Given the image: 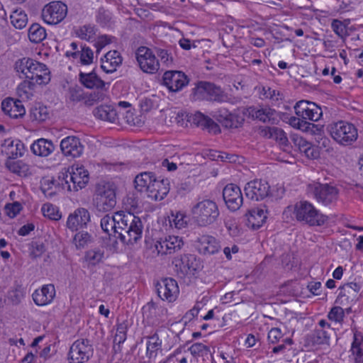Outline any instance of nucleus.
<instances>
[{"label":"nucleus","instance_id":"nucleus-1","mask_svg":"<svg viewBox=\"0 0 363 363\" xmlns=\"http://www.w3.org/2000/svg\"><path fill=\"white\" fill-rule=\"evenodd\" d=\"M118 222V235L121 241L125 245H133L142 237L143 225L140 218L134 213L121 211Z\"/></svg>","mask_w":363,"mask_h":363},{"label":"nucleus","instance_id":"nucleus-2","mask_svg":"<svg viewBox=\"0 0 363 363\" xmlns=\"http://www.w3.org/2000/svg\"><path fill=\"white\" fill-rule=\"evenodd\" d=\"M327 130L331 138L339 145H352L358 138V130L355 125L345 121H338L328 125Z\"/></svg>","mask_w":363,"mask_h":363},{"label":"nucleus","instance_id":"nucleus-3","mask_svg":"<svg viewBox=\"0 0 363 363\" xmlns=\"http://www.w3.org/2000/svg\"><path fill=\"white\" fill-rule=\"evenodd\" d=\"M191 212L195 222L200 226L213 223L220 214L216 203L208 199H203L194 204Z\"/></svg>","mask_w":363,"mask_h":363},{"label":"nucleus","instance_id":"nucleus-4","mask_svg":"<svg viewBox=\"0 0 363 363\" xmlns=\"http://www.w3.org/2000/svg\"><path fill=\"white\" fill-rule=\"evenodd\" d=\"M294 213L297 220L310 226L324 225L328 218L321 213L312 203L307 201H301L294 206Z\"/></svg>","mask_w":363,"mask_h":363},{"label":"nucleus","instance_id":"nucleus-5","mask_svg":"<svg viewBox=\"0 0 363 363\" xmlns=\"http://www.w3.org/2000/svg\"><path fill=\"white\" fill-rule=\"evenodd\" d=\"M93 202L99 211L107 212L116 204L115 189L110 183H100L96 185Z\"/></svg>","mask_w":363,"mask_h":363},{"label":"nucleus","instance_id":"nucleus-6","mask_svg":"<svg viewBox=\"0 0 363 363\" xmlns=\"http://www.w3.org/2000/svg\"><path fill=\"white\" fill-rule=\"evenodd\" d=\"M308 192L316 201L323 206L334 203L338 199L339 190L328 184L314 183L308 186Z\"/></svg>","mask_w":363,"mask_h":363},{"label":"nucleus","instance_id":"nucleus-7","mask_svg":"<svg viewBox=\"0 0 363 363\" xmlns=\"http://www.w3.org/2000/svg\"><path fill=\"white\" fill-rule=\"evenodd\" d=\"M62 179L69 191H78L85 186L89 182V173L82 166L72 165L63 173Z\"/></svg>","mask_w":363,"mask_h":363},{"label":"nucleus","instance_id":"nucleus-8","mask_svg":"<svg viewBox=\"0 0 363 363\" xmlns=\"http://www.w3.org/2000/svg\"><path fill=\"white\" fill-rule=\"evenodd\" d=\"M67 14V6L62 1H52L46 4L41 12L44 22L50 25L60 23Z\"/></svg>","mask_w":363,"mask_h":363},{"label":"nucleus","instance_id":"nucleus-9","mask_svg":"<svg viewBox=\"0 0 363 363\" xmlns=\"http://www.w3.org/2000/svg\"><path fill=\"white\" fill-rule=\"evenodd\" d=\"M92 345L87 339L74 341L68 353L69 363H84L92 355Z\"/></svg>","mask_w":363,"mask_h":363},{"label":"nucleus","instance_id":"nucleus-10","mask_svg":"<svg viewBox=\"0 0 363 363\" xmlns=\"http://www.w3.org/2000/svg\"><path fill=\"white\" fill-rule=\"evenodd\" d=\"M155 289L162 300L169 303L174 301L179 293L177 282L172 278H165L157 281Z\"/></svg>","mask_w":363,"mask_h":363},{"label":"nucleus","instance_id":"nucleus-11","mask_svg":"<svg viewBox=\"0 0 363 363\" xmlns=\"http://www.w3.org/2000/svg\"><path fill=\"white\" fill-rule=\"evenodd\" d=\"M269 188L270 186L266 181L255 179L246 184L244 191L248 199L259 201L268 196Z\"/></svg>","mask_w":363,"mask_h":363},{"label":"nucleus","instance_id":"nucleus-12","mask_svg":"<svg viewBox=\"0 0 363 363\" xmlns=\"http://www.w3.org/2000/svg\"><path fill=\"white\" fill-rule=\"evenodd\" d=\"M175 271L180 277L194 274L198 267V262L193 255H184L177 257L172 261Z\"/></svg>","mask_w":363,"mask_h":363},{"label":"nucleus","instance_id":"nucleus-13","mask_svg":"<svg viewBox=\"0 0 363 363\" xmlns=\"http://www.w3.org/2000/svg\"><path fill=\"white\" fill-rule=\"evenodd\" d=\"M223 197L225 203L232 211L238 210L243 202V197L240 187L233 184H229L223 190Z\"/></svg>","mask_w":363,"mask_h":363},{"label":"nucleus","instance_id":"nucleus-14","mask_svg":"<svg viewBox=\"0 0 363 363\" xmlns=\"http://www.w3.org/2000/svg\"><path fill=\"white\" fill-rule=\"evenodd\" d=\"M187 122L191 125H195L203 130H207L210 133L217 134L220 132V128L209 116L200 111L189 113L187 115Z\"/></svg>","mask_w":363,"mask_h":363},{"label":"nucleus","instance_id":"nucleus-15","mask_svg":"<svg viewBox=\"0 0 363 363\" xmlns=\"http://www.w3.org/2000/svg\"><path fill=\"white\" fill-rule=\"evenodd\" d=\"M40 69L34 71L33 78L30 80H24L17 87L16 91H26V89H34L35 84H47L50 81V71L45 65L40 62Z\"/></svg>","mask_w":363,"mask_h":363},{"label":"nucleus","instance_id":"nucleus-16","mask_svg":"<svg viewBox=\"0 0 363 363\" xmlns=\"http://www.w3.org/2000/svg\"><path fill=\"white\" fill-rule=\"evenodd\" d=\"M162 79L169 91H179L189 83L187 75L182 71H167Z\"/></svg>","mask_w":363,"mask_h":363},{"label":"nucleus","instance_id":"nucleus-17","mask_svg":"<svg viewBox=\"0 0 363 363\" xmlns=\"http://www.w3.org/2000/svg\"><path fill=\"white\" fill-rule=\"evenodd\" d=\"M60 149L65 156L76 158L82 155L84 146L78 137L67 136L61 140Z\"/></svg>","mask_w":363,"mask_h":363},{"label":"nucleus","instance_id":"nucleus-18","mask_svg":"<svg viewBox=\"0 0 363 363\" xmlns=\"http://www.w3.org/2000/svg\"><path fill=\"white\" fill-rule=\"evenodd\" d=\"M136 55L137 60L143 72L152 74L159 69L158 60L148 48H139Z\"/></svg>","mask_w":363,"mask_h":363},{"label":"nucleus","instance_id":"nucleus-19","mask_svg":"<svg viewBox=\"0 0 363 363\" xmlns=\"http://www.w3.org/2000/svg\"><path fill=\"white\" fill-rule=\"evenodd\" d=\"M184 242L178 236H169L164 240H156L154 247L157 255H164L174 253L179 250Z\"/></svg>","mask_w":363,"mask_h":363},{"label":"nucleus","instance_id":"nucleus-20","mask_svg":"<svg viewBox=\"0 0 363 363\" xmlns=\"http://www.w3.org/2000/svg\"><path fill=\"white\" fill-rule=\"evenodd\" d=\"M90 221V213L84 208H79L70 213L67 220V227L73 231L86 226Z\"/></svg>","mask_w":363,"mask_h":363},{"label":"nucleus","instance_id":"nucleus-21","mask_svg":"<svg viewBox=\"0 0 363 363\" xmlns=\"http://www.w3.org/2000/svg\"><path fill=\"white\" fill-rule=\"evenodd\" d=\"M196 247L200 254L211 255L218 252L221 249V245L216 238L203 235L198 238Z\"/></svg>","mask_w":363,"mask_h":363},{"label":"nucleus","instance_id":"nucleus-22","mask_svg":"<svg viewBox=\"0 0 363 363\" xmlns=\"http://www.w3.org/2000/svg\"><path fill=\"white\" fill-rule=\"evenodd\" d=\"M267 210L265 205L252 208L246 213L247 225L252 229L259 228L266 221Z\"/></svg>","mask_w":363,"mask_h":363},{"label":"nucleus","instance_id":"nucleus-23","mask_svg":"<svg viewBox=\"0 0 363 363\" xmlns=\"http://www.w3.org/2000/svg\"><path fill=\"white\" fill-rule=\"evenodd\" d=\"M40 67V62L29 57H23L18 60L15 64V69L19 73L20 77H24L26 80H30L33 78L34 71L38 72L36 69Z\"/></svg>","mask_w":363,"mask_h":363},{"label":"nucleus","instance_id":"nucleus-24","mask_svg":"<svg viewBox=\"0 0 363 363\" xmlns=\"http://www.w3.org/2000/svg\"><path fill=\"white\" fill-rule=\"evenodd\" d=\"M73 104L81 102L86 106H92L104 98L103 92H70L67 96Z\"/></svg>","mask_w":363,"mask_h":363},{"label":"nucleus","instance_id":"nucleus-25","mask_svg":"<svg viewBox=\"0 0 363 363\" xmlns=\"http://www.w3.org/2000/svg\"><path fill=\"white\" fill-rule=\"evenodd\" d=\"M1 109L4 113L10 118H18L22 117L26 113V110L23 106L21 101L7 98L3 100L1 103Z\"/></svg>","mask_w":363,"mask_h":363},{"label":"nucleus","instance_id":"nucleus-26","mask_svg":"<svg viewBox=\"0 0 363 363\" xmlns=\"http://www.w3.org/2000/svg\"><path fill=\"white\" fill-rule=\"evenodd\" d=\"M169 191V184L167 179H155L149 186L147 196L154 201L162 200Z\"/></svg>","mask_w":363,"mask_h":363},{"label":"nucleus","instance_id":"nucleus-27","mask_svg":"<svg viewBox=\"0 0 363 363\" xmlns=\"http://www.w3.org/2000/svg\"><path fill=\"white\" fill-rule=\"evenodd\" d=\"M32 296L36 305H48L53 301L55 296V286L53 284L44 285L40 289L35 290Z\"/></svg>","mask_w":363,"mask_h":363},{"label":"nucleus","instance_id":"nucleus-28","mask_svg":"<svg viewBox=\"0 0 363 363\" xmlns=\"http://www.w3.org/2000/svg\"><path fill=\"white\" fill-rule=\"evenodd\" d=\"M261 136L277 141L279 145L287 146L289 140L286 133L280 128L276 126H263L259 128Z\"/></svg>","mask_w":363,"mask_h":363},{"label":"nucleus","instance_id":"nucleus-29","mask_svg":"<svg viewBox=\"0 0 363 363\" xmlns=\"http://www.w3.org/2000/svg\"><path fill=\"white\" fill-rule=\"evenodd\" d=\"M164 94H150L148 96H141L139 101L140 111L143 113L150 112L159 107L160 103L164 101Z\"/></svg>","mask_w":363,"mask_h":363},{"label":"nucleus","instance_id":"nucleus-30","mask_svg":"<svg viewBox=\"0 0 363 363\" xmlns=\"http://www.w3.org/2000/svg\"><path fill=\"white\" fill-rule=\"evenodd\" d=\"M2 152L9 158H16L23 155L24 145L19 140L6 139L2 145Z\"/></svg>","mask_w":363,"mask_h":363},{"label":"nucleus","instance_id":"nucleus-31","mask_svg":"<svg viewBox=\"0 0 363 363\" xmlns=\"http://www.w3.org/2000/svg\"><path fill=\"white\" fill-rule=\"evenodd\" d=\"M121 211L115 213L113 215L106 214L101 219V229L108 235L113 233L117 238L118 235V229L116 225L119 226L118 222V218L121 217Z\"/></svg>","mask_w":363,"mask_h":363},{"label":"nucleus","instance_id":"nucleus-32","mask_svg":"<svg viewBox=\"0 0 363 363\" xmlns=\"http://www.w3.org/2000/svg\"><path fill=\"white\" fill-rule=\"evenodd\" d=\"M105 60H102L101 69L106 73H111L116 70L118 66L121 65L123 59L116 50L109 51L105 55Z\"/></svg>","mask_w":363,"mask_h":363},{"label":"nucleus","instance_id":"nucleus-33","mask_svg":"<svg viewBox=\"0 0 363 363\" xmlns=\"http://www.w3.org/2000/svg\"><path fill=\"white\" fill-rule=\"evenodd\" d=\"M160 113L162 116L164 113L166 118L163 119V123L165 125H170L173 123H176L180 126H187L189 122H187V115L189 113L179 111L177 113L172 110H161Z\"/></svg>","mask_w":363,"mask_h":363},{"label":"nucleus","instance_id":"nucleus-34","mask_svg":"<svg viewBox=\"0 0 363 363\" xmlns=\"http://www.w3.org/2000/svg\"><path fill=\"white\" fill-rule=\"evenodd\" d=\"M30 149L35 155L47 157L54 151L55 146L50 140L40 138L32 144Z\"/></svg>","mask_w":363,"mask_h":363},{"label":"nucleus","instance_id":"nucleus-35","mask_svg":"<svg viewBox=\"0 0 363 363\" xmlns=\"http://www.w3.org/2000/svg\"><path fill=\"white\" fill-rule=\"evenodd\" d=\"M350 352V358L354 363H363V336L361 334H354Z\"/></svg>","mask_w":363,"mask_h":363},{"label":"nucleus","instance_id":"nucleus-36","mask_svg":"<svg viewBox=\"0 0 363 363\" xmlns=\"http://www.w3.org/2000/svg\"><path fill=\"white\" fill-rule=\"evenodd\" d=\"M194 98L202 99L212 102H230L234 104L230 97L224 92H194Z\"/></svg>","mask_w":363,"mask_h":363},{"label":"nucleus","instance_id":"nucleus-37","mask_svg":"<svg viewBox=\"0 0 363 363\" xmlns=\"http://www.w3.org/2000/svg\"><path fill=\"white\" fill-rule=\"evenodd\" d=\"M79 80L87 89H100L105 84L104 82L99 78L94 72L87 74L80 72Z\"/></svg>","mask_w":363,"mask_h":363},{"label":"nucleus","instance_id":"nucleus-38","mask_svg":"<svg viewBox=\"0 0 363 363\" xmlns=\"http://www.w3.org/2000/svg\"><path fill=\"white\" fill-rule=\"evenodd\" d=\"M156 178L152 172H142L135 178V188L141 192L147 193L149 186H150Z\"/></svg>","mask_w":363,"mask_h":363},{"label":"nucleus","instance_id":"nucleus-39","mask_svg":"<svg viewBox=\"0 0 363 363\" xmlns=\"http://www.w3.org/2000/svg\"><path fill=\"white\" fill-rule=\"evenodd\" d=\"M105 257V252L102 248H94L85 252L84 260L88 267H95L103 262Z\"/></svg>","mask_w":363,"mask_h":363},{"label":"nucleus","instance_id":"nucleus-40","mask_svg":"<svg viewBox=\"0 0 363 363\" xmlns=\"http://www.w3.org/2000/svg\"><path fill=\"white\" fill-rule=\"evenodd\" d=\"M6 166L10 172L20 177H25L30 174L29 166L21 160L7 161Z\"/></svg>","mask_w":363,"mask_h":363},{"label":"nucleus","instance_id":"nucleus-41","mask_svg":"<svg viewBox=\"0 0 363 363\" xmlns=\"http://www.w3.org/2000/svg\"><path fill=\"white\" fill-rule=\"evenodd\" d=\"M94 116L103 121L114 122L116 120V111L111 106H100L94 109Z\"/></svg>","mask_w":363,"mask_h":363},{"label":"nucleus","instance_id":"nucleus-42","mask_svg":"<svg viewBox=\"0 0 363 363\" xmlns=\"http://www.w3.org/2000/svg\"><path fill=\"white\" fill-rule=\"evenodd\" d=\"M360 289V285L357 283H347L340 287L339 297H346L347 299H351L352 301L356 300Z\"/></svg>","mask_w":363,"mask_h":363},{"label":"nucleus","instance_id":"nucleus-43","mask_svg":"<svg viewBox=\"0 0 363 363\" xmlns=\"http://www.w3.org/2000/svg\"><path fill=\"white\" fill-rule=\"evenodd\" d=\"M30 116L32 121L42 123L49 118V111L45 106L36 104L30 108Z\"/></svg>","mask_w":363,"mask_h":363},{"label":"nucleus","instance_id":"nucleus-44","mask_svg":"<svg viewBox=\"0 0 363 363\" xmlns=\"http://www.w3.org/2000/svg\"><path fill=\"white\" fill-rule=\"evenodd\" d=\"M47 36L45 29L38 23L32 24L28 29L29 40L33 43H41Z\"/></svg>","mask_w":363,"mask_h":363},{"label":"nucleus","instance_id":"nucleus-45","mask_svg":"<svg viewBox=\"0 0 363 363\" xmlns=\"http://www.w3.org/2000/svg\"><path fill=\"white\" fill-rule=\"evenodd\" d=\"M94 238L88 232L80 231L75 234L73 238V243L78 250L84 249L92 243Z\"/></svg>","mask_w":363,"mask_h":363},{"label":"nucleus","instance_id":"nucleus-46","mask_svg":"<svg viewBox=\"0 0 363 363\" xmlns=\"http://www.w3.org/2000/svg\"><path fill=\"white\" fill-rule=\"evenodd\" d=\"M11 24L17 29L26 27L28 23V17L23 10H15L10 16Z\"/></svg>","mask_w":363,"mask_h":363},{"label":"nucleus","instance_id":"nucleus-47","mask_svg":"<svg viewBox=\"0 0 363 363\" xmlns=\"http://www.w3.org/2000/svg\"><path fill=\"white\" fill-rule=\"evenodd\" d=\"M162 341L157 334L148 337L147 342V355L149 358L155 357L157 352L160 350Z\"/></svg>","mask_w":363,"mask_h":363},{"label":"nucleus","instance_id":"nucleus-48","mask_svg":"<svg viewBox=\"0 0 363 363\" xmlns=\"http://www.w3.org/2000/svg\"><path fill=\"white\" fill-rule=\"evenodd\" d=\"M96 32L95 26L89 24L79 27L75 33L80 39L89 41L94 37Z\"/></svg>","mask_w":363,"mask_h":363},{"label":"nucleus","instance_id":"nucleus-49","mask_svg":"<svg viewBox=\"0 0 363 363\" xmlns=\"http://www.w3.org/2000/svg\"><path fill=\"white\" fill-rule=\"evenodd\" d=\"M310 106L304 113V116L301 118L311 121H318L323 114L321 108L315 104H312Z\"/></svg>","mask_w":363,"mask_h":363},{"label":"nucleus","instance_id":"nucleus-50","mask_svg":"<svg viewBox=\"0 0 363 363\" xmlns=\"http://www.w3.org/2000/svg\"><path fill=\"white\" fill-rule=\"evenodd\" d=\"M169 223L171 226L177 229H182L187 225L186 216L181 212L172 213L169 217Z\"/></svg>","mask_w":363,"mask_h":363},{"label":"nucleus","instance_id":"nucleus-51","mask_svg":"<svg viewBox=\"0 0 363 363\" xmlns=\"http://www.w3.org/2000/svg\"><path fill=\"white\" fill-rule=\"evenodd\" d=\"M42 211L44 216L53 220H58L62 217L58 208L50 203L44 204L42 207Z\"/></svg>","mask_w":363,"mask_h":363},{"label":"nucleus","instance_id":"nucleus-52","mask_svg":"<svg viewBox=\"0 0 363 363\" xmlns=\"http://www.w3.org/2000/svg\"><path fill=\"white\" fill-rule=\"evenodd\" d=\"M244 121L242 116L236 113H230L228 119L225 120L224 126L229 128H238Z\"/></svg>","mask_w":363,"mask_h":363},{"label":"nucleus","instance_id":"nucleus-53","mask_svg":"<svg viewBox=\"0 0 363 363\" xmlns=\"http://www.w3.org/2000/svg\"><path fill=\"white\" fill-rule=\"evenodd\" d=\"M329 338L328 330L323 328L315 329L313 333V340L318 345L327 343Z\"/></svg>","mask_w":363,"mask_h":363},{"label":"nucleus","instance_id":"nucleus-54","mask_svg":"<svg viewBox=\"0 0 363 363\" xmlns=\"http://www.w3.org/2000/svg\"><path fill=\"white\" fill-rule=\"evenodd\" d=\"M345 317V311L340 306H334L328 314L329 320L341 323Z\"/></svg>","mask_w":363,"mask_h":363},{"label":"nucleus","instance_id":"nucleus-55","mask_svg":"<svg viewBox=\"0 0 363 363\" xmlns=\"http://www.w3.org/2000/svg\"><path fill=\"white\" fill-rule=\"evenodd\" d=\"M296 129H298L303 132L315 133L314 129L318 130V128L317 125L312 123L307 122L306 119H303L302 118L298 117V123Z\"/></svg>","mask_w":363,"mask_h":363},{"label":"nucleus","instance_id":"nucleus-56","mask_svg":"<svg viewBox=\"0 0 363 363\" xmlns=\"http://www.w3.org/2000/svg\"><path fill=\"white\" fill-rule=\"evenodd\" d=\"M126 340V326L121 323L117 325L113 342L120 345Z\"/></svg>","mask_w":363,"mask_h":363},{"label":"nucleus","instance_id":"nucleus-57","mask_svg":"<svg viewBox=\"0 0 363 363\" xmlns=\"http://www.w3.org/2000/svg\"><path fill=\"white\" fill-rule=\"evenodd\" d=\"M291 140L294 145L297 147L301 152H302L306 147H308L310 143L303 137L295 133L291 135Z\"/></svg>","mask_w":363,"mask_h":363},{"label":"nucleus","instance_id":"nucleus-58","mask_svg":"<svg viewBox=\"0 0 363 363\" xmlns=\"http://www.w3.org/2000/svg\"><path fill=\"white\" fill-rule=\"evenodd\" d=\"M45 252V245L42 242H34L31 245L30 256L33 258L40 257Z\"/></svg>","mask_w":363,"mask_h":363},{"label":"nucleus","instance_id":"nucleus-59","mask_svg":"<svg viewBox=\"0 0 363 363\" xmlns=\"http://www.w3.org/2000/svg\"><path fill=\"white\" fill-rule=\"evenodd\" d=\"M195 85L192 91H216L218 89L213 83L206 81H199Z\"/></svg>","mask_w":363,"mask_h":363},{"label":"nucleus","instance_id":"nucleus-60","mask_svg":"<svg viewBox=\"0 0 363 363\" xmlns=\"http://www.w3.org/2000/svg\"><path fill=\"white\" fill-rule=\"evenodd\" d=\"M331 26L335 34H337L340 38L344 37L346 33V26L342 21L337 19H335L333 21Z\"/></svg>","mask_w":363,"mask_h":363},{"label":"nucleus","instance_id":"nucleus-61","mask_svg":"<svg viewBox=\"0 0 363 363\" xmlns=\"http://www.w3.org/2000/svg\"><path fill=\"white\" fill-rule=\"evenodd\" d=\"M273 113L270 109H259L255 113V116L261 121L264 123L269 122L272 119Z\"/></svg>","mask_w":363,"mask_h":363},{"label":"nucleus","instance_id":"nucleus-62","mask_svg":"<svg viewBox=\"0 0 363 363\" xmlns=\"http://www.w3.org/2000/svg\"><path fill=\"white\" fill-rule=\"evenodd\" d=\"M313 103H310L307 101H300L297 102L294 106L295 113L298 116V117H301L304 116V113L306 111L310 106Z\"/></svg>","mask_w":363,"mask_h":363},{"label":"nucleus","instance_id":"nucleus-63","mask_svg":"<svg viewBox=\"0 0 363 363\" xmlns=\"http://www.w3.org/2000/svg\"><path fill=\"white\" fill-rule=\"evenodd\" d=\"M156 53L160 60L167 65H169L173 62V57L167 50L157 48L156 50Z\"/></svg>","mask_w":363,"mask_h":363},{"label":"nucleus","instance_id":"nucleus-64","mask_svg":"<svg viewBox=\"0 0 363 363\" xmlns=\"http://www.w3.org/2000/svg\"><path fill=\"white\" fill-rule=\"evenodd\" d=\"M282 337L283 333L278 328H273L268 333V340L272 344L277 343Z\"/></svg>","mask_w":363,"mask_h":363}]
</instances>
